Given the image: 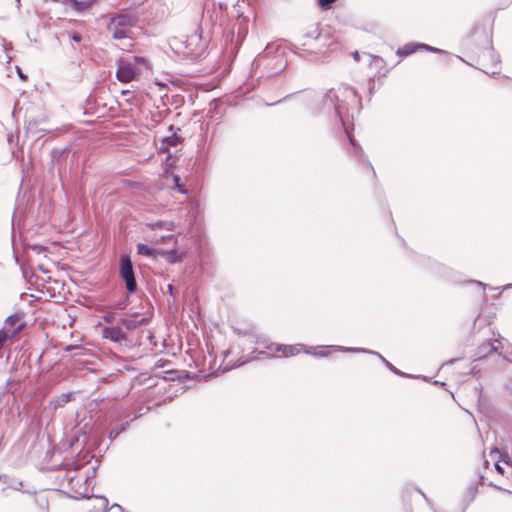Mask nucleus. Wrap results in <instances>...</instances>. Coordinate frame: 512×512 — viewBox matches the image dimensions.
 <instances>
[{"label": "nucleus", "mask_w": 512, "mask_h": 512, "mask_svg": "<svg viewBox=\"0 0 512 512\" xmlns=\"http://www.w3.org/2000/svg\"><path fill=\"white\" fill-rule=\"evenodd\" d=\"M335 45L334 39L328 33L321 32L316 23L299 34L293 43L296 53L303 57L310 56V59L324 57Z\"/></svg>", "instance_id": "nucleus-1"}, {"label": "nucleus", "mask_w": 512, "mask_h": 512, "mask_svg": "<svg viewBox=\"0 0 512 512\" xmlns=\"http://www.w3.org/2000/svg\"><path fill=\"white\" fill-rule=\"evenodd\" d=\"M340 96L348 100H353L359 106H361V97L354 88L346 85L339 87L337 90L331 89L324 95L323 102L325 109L327 112L333 110L344 125V115L347 109L344 100H340Z\"/></svg>", "instance_id": "nucleus-2"}, {"label": "nucleus", "mask_w": 512, "mask_h": 512, "mask_svg": "<svg viewBox=\"0 0 512 512\" xmlns=\"http://www.w3.org/2000/svg\"><path fill=\"white\" fill-rule=\"evenodd\" d=\"M148 68V62L143 57L121 58L117 62L116 77L120 82L128 83L136 80Z\"/></svg>", "instance_id": "nucleus-3"}, {"label": "nucleus", "mask_w": 512, "mask_h": 512, "mask_svg": "<svg viewBox=\"0 0 512 512\" xmlns=\"http://www.w3.org/2000/svg\"><path fill=\"white\" fill-rule=\"evenodd\" d=\"M133 23V15L122 11L111 17L108 30L114 39H124L129 36L130 28L133 26Z\"/></svg>", "instance_id": "nucleus-4"}, {"label": "nucleus", "mask_w": 512, "mask_h": 512, "mask_svg": "<svg viewBox=\"0 0 512 512\" xmlns=\"http://www.w3.org/2000/svg\"><path fill=\"white\" fill-rule=\"evenodd\" d=\"M120 276L124 280L127 290L133 293L137 289L132 261L129 255L120 258Z\"/></svg>", "instance_id": "nucleus-5"}, {"label": "nucleus", "mask_w": 512, "mask_h": 512, "mask_svg": "<svg viewBox=\"0 0 512 512\" xmlns=\"http://www.w3.org/2000/svg\"><path fill=\"white\" fill-rule=\"evenodd\" d=\"M501 348L502 343L499 340H487L477 348L473 361L481 360L493 352H498Z\"/></svg>", "instance_id": "nucleus-6"}, {"label": "nucleus", "mask_w": 512, "mask_h": 512, "mask_svg": "<svg viewBox=\"0 0 512 512\" xmlns=\"http://www.w3.org/2000/svg\"><path fill=\"white\" fill-rule=\"evenodd\" d=\"M102 336L115 343H121L126 340V333L122 330V326L117 323L116 326H107L102 329Z\"/></svg>", "instance_id": "nucleus-7"}, {"label": "nucleus", "mask_w": 512, "mask_h": 512, "mask_svg": "<svg viewBox=\"0 0 512 512\" xmlns=\"http://www.w3.org/2000/svg\"><path fill=\"white\" fill-rule=\"evenodd\" d=\"M337 350L340 352H352V353H369L378 356L383 363L395 374L403 376L404 373L400 372L397 368H395L389 361H387L381 354L375 351H371L364 348H351V347H338Z\"/></svg>", "instance_id": "nucleus-8"}, {"label": "nucleus", "mask_w": 512, "mask_h": 512, "mask_svg": "<svg viewBox=\"0 0 512 512\" xmlns=\"http://www.w3.org/2000/svg\"><path fill=\"white\" fill-rule=\"evenodd\" d=\"M306 346L303 344L295 345H277L276 351L281 352L283 356L290 357L299 354L301 351L305 352Z\"/></svg>", "instance_id": "nucleus-9"}, {"label": "nucleus", "mask_w": 512, "mask_h": 512, "mask_svg": "<svg viewBox=\"0 0 512 512\" xmlns=\"http://www.w3.org/2000/svg\"><path fill=\"white\" fill-rule=\"evenodd\" d=\"M180 142L181 137L178 136L175 132H173L170 136H166L161 139L159 150L161 152H167L170 149V147H176Z\"/></svg>", "instance_id": "nucleus-10"}, {"label": "nucleus", "mask_w": 512, "mask_h": 512, "mask_svg": "<svg viewBox=\"0 0 512 512\" xmlns=\"http://www.w3.org/2000/svg\"><path fill=\"white\" fill-rule=\"evenodd\" d=\"M339 346H318V347H307L305 349V353L311 354L317 357H326L331 353V348L333 350L338 351L337 348Z\"/></svg>", "instance_id": "nucleus-11"}, {"label": "nucleus", "mask_w": 512, "mask_h": 512, "mask_svg": "<svg viewBox=\"0 0 512 512\" xmlns=\"http://www.w3.org/2000/svg\"><path fill=\"white\" fill-rule=\"evenodd\" d=\"M147 323L146 318L138 319L137 317L132 318H123L119 320V324L122 327H125L127 330L136 329L139 326L145 325Z\"/></svg>", "instance_id": "nucleus-12"}, {"label": "nucleus", "mask_w": 512, "mask_h": 512, "mask_svg": "<svg viewBox=\"0 0 512 512\" xmlns=\"http://www.w3.org/2000/svg\"><path fill=\"white\" fill-rule=\"evenodd\" d=\"M147 226L152 231H156L157 229L166 230V231H173L175 229L174 222H172V221H164V220L148 223Z\"/></svg>", "instance_id": "nucleus-13"}, {"label": "nucleus", "mask_w": 512, "mask_h": 512, "mask_svg": "<svg viewBox=\"0 0 512 512\" xmlns=\"http://www.w3.org/2000/svg\"><path fill=\"white\" fill-rule=\"evenodd\" d=\"M417 50H422V44L409 43L399 48L396 54L400 57H407L416 52Z\"/></svg>", "instance_id": "nucleus-14"}, {"label": "nucleus", "mask_w": 512, "mask_h": 512, "mask_svg": "<svg viewBox=\"0 0 512 512\" xmlns=\"http://www.w3.org/2000/svg\"><path fill=\"white\" fill-rule=\"evenodd\" d=\"M352 56H353L355 61L359 62V61L363 60L366 63H368V65H372V63L374 61L383 62V60L380 57L374 56V55L369 54V53H362V54H360L358 51H355V52L352 53Z\"/></svg>", "instance_id": "nucleus-15"}, {"label": "nucleus", "mask_w": 512, "mask_h": 512, "mask_svg": "<svg viewBox=\"0 0 512 512\" xmlns=\"http://www.w3.org/2000/svg\"><path fill=\"white\" fill-rule=\"evenodd\" d=\"M137 253L142 256H147L151 258H156L160 252L152 247H149L146 244L139 243L137 245Z\"/></svg>", "instance_id": "nucleus-16"}, {"label": "nucleus", "mask_w": 512, "mask_h": 512, "mask_svg": "<svg viewBox=\"0 0 512 512\" xmlns=\"http://www.w3.org/2000/svg\"><path fill=\"white\" fill-rule=\"evenodd\" d=\"M129 421L125 422V423H121L117 426H115L109 433V439L111 441H113L114 439H116L118 437V435H120L122 432H124L128 426H129Z\"/></svg>", "instance_id": "nucleus-17"}, {"label": "nucleus", "mask_w": 512, "mask_h": 512, "mask_svg": "<svg viewBox=\"0 0 512 512\" xmlns=\"http://www.w3.org/2000/svg\"><path fill=\"white\" fill-rule=\"evenodd\" d=\"M160 254L161 255H166L167 256V260L170 263H176V262H179V261L182 260V257L178 254L176 249H172V250L167 251V252H160Z\"/></svg>", "instance_id": "nucleus-18"}, {"label": "nucleus", "mask_w": 512, "mask_h": 512, "mask_svg": "<svg viewBox=\"0 0 512 512\" xmlns=\"http://www.w3.org/2000/svg\"><path fill=\"white\" fill-rule=\"evenodd\" d=\"M173 239H174V236L171 234L158 236L156 233L153 236H150V238H149V240L151 242L156 243V244L164 243V242H167V241L173 240Z\"/></svg>", "instance_id": "nucleus-19"}, {"label": "nucleus", "mask_w": 512, "mask_h": 512, "mask_svg": "<svg viewBox=\"0 0 512 512\" xmlns=\"http://www.w3.org/2000/svg\"><path fill=\"white\" fill-rule=\"evenodd\" d=\"M19 322V316L18 315H11L7 317L5 321V328L11 327L13 328L15 325H17Z\"/></svg>", "instance_id": "nucleus-20"}, {"label": "nucleus", "mask_w": 512, "mask_h": 512, "mask_svg": "<svg viewBox=\"0 0 512 512\" xmlns=\"http://www.w3.org/2000/svg\"><path fill=\"white\" fill-rule=\"evenodd\" d=\"M84 350H85V349H84L83 347H81V346H77V345H69V346H67V347L65 348V351H66V352H72V351H75V352L73 353V355H81V354H83V351H84Z\"/></svg>", "instance_id": "nucleus-21"}, {"label": "nucleus", "mask_w": 512, "mask_h": 512, "mask_svg": "<svg viewBox=\"0 0 512 512\" xmlns=\"http://www.w3.org/2000/svg\"><path fill=\"white\" fill-rule=\"evenodd\" d=\"M478 493V487L477 486H470L468 489H467V495L466 497L469 499V501H473L474 498L476 497Z\"/></svg>", "instance_id": "nucleus-22"}, {"label": "nucleus", "mask_w": 512, "mask_h": 512, "mask_svg": "<svg viewBox=\"0 0 512 512\" xmlns=\"http://www.w3.org/2000/svg\"><path fill=\"white\" fill-rule=\"evenodd\" d=\"M71 400V394H62L60 397L56 400L57 406H63L64 404L68 403Z\"/></svg>", "instance_id": "nucleus-23"}, {"label": "nucleus", "mask_w": 512, "mask_h": 512, "mask_svg": "<svg viewBox=\"0 0 512 512\" xmlns=\"http://www.w3.org/2000/svg\"><path fill=\"white\" fill-rule=\"evenodd\" d=\"M502 462L507 466V474L512 475V459L508 456H505L501 459Z\"/></svg>", "instance_id": "nucleus-24"}, {"label": "nucleus", "mask_w": 512, "mask_h": 512, "mask_svg": "<svg viewBox=\"0 0 512 512\" xmlns=\"http://www.w3.org/2000/svg\"><path fill=\"white\" fill-rule=\"evenodd\" d=\"M336 0H318L319 6L326 10L329 9L330 6L335 2Z\"/></svg>", "instance_id": "nucleus-25"}, {"label": "nucleus", "mask_w": 512, "mask_h": 512, "mask_svg": "<svg viewBox=\"0 0 512 512\" xmlns=\"http://www.w3.org/2000/svg\"><path fill=\"white\" fill-rule=\"evenodd\" d=\"M173 180H174V184H175V187L177 188V190L181 193H185V190H184L182 184L180 183V177L178 175H175L173 177Z\"/></svg>", "instance_id": "nucleus-26"}, {"label": "nucleus", "mask_w": 512, "mask_h": 512, "mask_svg": "<svg viewBox=\"0 0 512 512\" xmlns=\"http://www.w3.org/2000/svg\"><path fill=\"white\" fill-rule=\"evenodd\" d=\"M484 55H488V56H490V57H491V59H492V61H493V63H494L495 65H497V64H498L499 59H498V57L494 54L493 49H488L487 51H485Z\"/></svg>", "instance_id": "nucleus-27"}, {"label": "nucleus", "mask_w": 512, "mask_h": 512, "mask_svg": "<svg viewBox=\"0 0 512 512\" xmlns=\"http://www.w3.org/2000/svg\"><path fill=\"white\" fill-rule=\"evenodd\" d=\"M422 50H426L433 53H442L443 51L441 49L429 46L427 44H422Z\"/></svg>", "instance_id": "nucleus-28"}, {"label": "nucleus", "mask_w": 512, "mask_h": 512, "mask_svg": "<svg viewBox=\"0 0 512 512\" xmlns=\"http://www.w3.org/2000/svg\"><path fill=\"white\" fill-rule=\"evenodd\" d=\"M103 320L108 324H113L115 322V316L112 313H108L103 316Z\"/></svg>", "instance_id": "nucleus-29"}, {"label": "nucleus", "mask_w": 512, "mask_h": 512, "mask_svg": "<svg viewBox=\"0 0 512 512\" xmlns=\"http://www.w3.org/2000/svg\"><path fill=\"white\" fill-rule=\"evenodd\" d=\"M121 94L125 97L127 102H130L134 96L133 92L130 90H122Z\"/></svg>", "instance_id": "nucleus-30"}, {"label": "nucleus", "mask_w": 512, "mask_h": 512, "mask_svg": "<svg viewBox=\"0 0 512 512\" xmlns=\"http://www.w3.org/2000/svg\"><path fill=\"white\" fill-rule=\"evenodd\" d=\"M501 461H498L495 463V469L496 471L501 474V475H505L507 474V470L504 469V467L500 464Z\"/></svg>", "instance_id": "nucleus-31"}, {"label": "nucleus", "mask_w": 512, "mask_h": 512, "mask_svg": "<svg viewBox=\"0 0 512 512\" xmlns=\"http://www.w3.org/2000/svg\"><path fill=\"white\" fill-rule=\"evenodd\" d=\"M7 338L8 333L6 331H0V349L2 348L3 343L6 341Z\"/></svg>", "instance_id": "nucleus-32"}, {"label": "nucleus", "mask_w": 512, "mask_h": 512, "mask_svg": "<svg viewBox=\"0 0 512 512\" xmlns=\"http://www.w3.org/2000/svg\"><path fill=\"white\" fill-rule=\"evenodd\" d=\"M489 486L493 487L494 489H496L498 491L509 492L508 490H506V489H504V488H502V487H500V486H498V485H496V484H494L492 482L489 483Z\"/></svg>", "instance_id": "nucleus-33"}, {"label": "nucleus", "mask_w": 512, "mask_h": 512, "mask_svg": "<svg viewBox=\"0 0 512 512\" xmlns=\"http://www.w3.org/2000/svg\"><path fill=\"white\" fill-rule=\"evenodd\" d=\"M17 69V73H18V76L22 79V80H25L27 77L25 74L22 73L21 69L19 67H16Z\"/></svg>", "instance_id": "nucleus-34"}, {"label": "nucleus", "mask_w": 512, "mask_h": 512, "mask_svg": "<svg viewBox=\"0 0 512 512\" xmlns=\"http://www.w3.org/2000/svg\"><path fill=\"white\" fill-rule=\"evenodd\" d=\"M346 133H347V135H348V138H349L350 143H351L353 146H356L355 141H354V139L352 138V136L350 135V133H349L347 130H346Z\"/></svg>", "instance_id": "nucleus-35"}, {"label": "nucleus", "mask_w": 512, "mask_h": 512, "mask_svg": "<svg viewBox=\"0 0 512 512\" xmlns=\"http://www.w3.org/2000/svg\"><path fill=\"white\" fill-rule=\"evenodd\" d=\"M21 325H17V327L13 328L12 335H15L21 330Z\"/></svg>", "instance_id": "nucleus-36"}, {"label": "nucleus", "mask_w": 512, "mask_h": 512, "mask_svg": "<svg viewBox=\"0 0 512 512\" xmlns=\"http://www.w3.org/2000/svg\"><path fill=\"white\" fill-rule=\"evenodd\" d=\"M72 39H73L74 41H76V42H79V41H81V36H80V35H78V34H74V35L72 36Z\"/></svg>", "instance_id": "nucleus-37"}, {"label": "nucleus", "mask_w": 512, "mask_h": 512, "mask_svg": "<svg viewBox=\"0 0 512 512\" xmlns=\"http://www.w3.org/2000/svg\"><path fill=\"white\" fill-rule=\"evenodd\" d=\"M168 292L171 296H173V286L171 284L168 285Z\"/></svg>", "instance_id": "nucleus-38"}, {"label": "nucleus", "mask_w": 512, "mask_h": 512, "mask_svg": "<svg viewBox=\"0 0 512 512\" xmlns=\"http://www.w3.org/2000/svg\"><path fill=\"white\" fill-rule=\"evenodd\" d=\"M507 289H512V284H507L505 286L502 287V290H507Z\"/></svg>", "instance_id": "nucleus-39"}, {"label": "nucleus", "mask_w": 512, "mask_h": 512, "mask_svg": "<svg viewBox=\"0 0 512 512\" xmlns=\"http://www.w3.org/2000/svg\"><path fill=\"white\" fill-rule=\"evenodd\" d=\"M125 305H126V301H124L123 303H119V305L117 306V308L122 309V308H124V307H125Z\"/></svg>", "instance_id": "nucleus-40"}, {"label": "nucleus", "mask_w": 512, "mask_h": 512, "mask_svg": "<svg viewBox=\"0 0 512 512\" xmlns=\"http://www.w3.org/2000/svg\"><path fill=\"white\" fill-rule=\"evenodd\" d=\"M420 494L423 496V498L426 500L427 503H430L429 499L427 498V496L422 492V491H419Z\"/></svg>", "instance_id": "nucleus-41"}, {"label": "nucleus", "mask_w": 512, "mask_h": 512, "mask_svg": "<svg viewBox=\"0 0 512 512\" xmlns=\"http://www.w3.org/2000/svg\"><path fill=\"white\" fill-rule=\"evenodd\" d=\"M479 286H481L483 289H485L486 285L480 281H475Z\"/></svg>", "instance_id": "nucleus-42"}, {"label": "nucleus", "mask_w": 512, "mask_h": 512, "mask_svg": "<svg viewBox=\"0 0 512 512\" xmlns=\"http://www.w3.org/2000/svg\"><path fill=\"white\" fill-rule=\"evenodd\" d=\"M369 82H370L371 85H373V80L372 79H369ZM372 89H373V86H371L369 88L370 94L372 93Z\"/></svg>", "instance_id": "nucleus-43"}, {"label": "nucleus", "mask_w": 512, "mask_h": 512, "mask_svg": "<svg viewBox=\"0 0 512 512\" xmlns=\"http://www.w3.org/2000/svg\"><path fill=\"white\" fill-rule=\"evenodd\" d=\"M17 2V8L19 9L20 8V0H16Z\"/></svg>", "instance_id": "nucleus-44"}, {"label": "nucleus", "mask_w": 512, "mask_h": 512, "mask_svg": "<svg viewBox=\"0 0 512 512\" xmlns=\"http://www.w3.org/2000/svg\"><path fill=\"white\" fill-rule=\"evenodd\" d=\"M483 480H484V476H481V477H480V482L482 483V482H483Z\"/></svg>", "instance_id": "nucleus-45"}, {"label": "nucleus", "mask_w": 512, "mask_h": 512, "mask_svg": "<svg viewBox=\"0 0 512 512\" xmlns=\"http://www.w3.org/2000/svg\"><path fill=\"white\" fill-rule=\"evenodd\" d=\"M115 507H118L119 509H122V507L119 504L114 505Z\"/></svg>", "instance_id": "nucleus-46"}, {"label": "nucleus", "mask_w": 512, "mask_h": 512, "mask_svg": "<svg viewBox=\"0 0 512 512\" xmlns=\"http://www.w3.org/2000/svg\"><path fill=\"white\" fill-rule=\"evenodd\" d=\"M121 412H125V409H120L119 411H117V413H120Z\"/></svg>", "instance_id": "nucleus-47"}, {"label": "nucleus", "mask_w": 512, "mask_h": 512, "mask_svg": "<svg viewBox=\"0 0 512 512\" xmlns=\"http://www.w3.org/2000/svg\"><path fill=\"white\" fill-rule=\"evenodd\" d=\"M73 480H74V477H73V476L69 478V481H70V482H72Z\"/></svg>", "instance_id": "nucleus-48"}, {"label": "nucleus", "mask_w": 512, "mask_h": 512, "mask_svg": "<svg viewBox=\"0 0 512 512\" xmlns=\"http://www.w3.org/2000/svg\"><path fill=\"white\" fill-rule=\"evenodd\" d=\"M138 415H135L134 418L131 419L133 421L134 419H137Z\"/></svg>", "instance_id": "nucleus-49"}]
</instances>
